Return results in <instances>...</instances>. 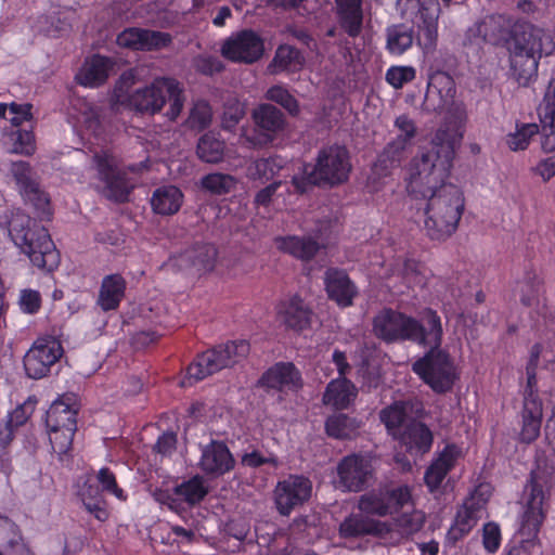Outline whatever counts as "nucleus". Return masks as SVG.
<instances>
[{
    "label": "nucleus",
    "instance_id": "1",
    "mask_svg": "<svg viewBox=\"0 0 555 555\" xmlns=\"http://www.w3.org/2000/svg\"><path fill=\"white\" fill-rule=\"evenodd\" d=\"M455 150L447 141L434 142L427 151L415 156L410 165L408 191L415 198H427L430 193L438 191L444 183Z\"/></svg>",
    "mask_w": 555,
    "mask_h": 555
},
{
    "label": "nucleus",
    "instance_id": "2",
    "mask_svg": "<svg viewBox=\"0 0 555 555\" xmlns=\"http://www.w3.org/2000/svg\"><path fill=\"white\" fill-rule=\"evenodd\" d=\"M455 87L453 79L447 74H438L428 83L423 109L441 112L447 109L444 122L434 135V142L447 141L455 150L462 139L461 128L466 120V111L462 103L454 102Z\"/></svg>",
    "mask_w": 555,
    "mask_h": 555
},
{
    "label": "nucleus",
    "instance_id": "3",
    "mask_svg": "<svg viewBox=\"0 0 555 555\" xmlns=\"http://www.w3.org/2000/svg\"><path fill=\"white\" fill-rule=\"evenodd\" d=\"M9 234L34 266L53 271L60 255L48 230L29 216L17 211L9 222Z\"/></svg>",
    "mask_w": 555,
    "mask_h": 555
},
{
    "label": "nucleus",
    "instance_id": "4",
    "mask_svg": "<svg viewBox=\"0 0 555 555\" xmlns=\"http://www.w3.org/2000/svg\"><path fill=\"white\" fill-rule=\"evenodd\" d=\"M425 210V230L431 240H444L457 228L464 209V197L453 184L430 193Z\"/></svg>",
    "mask_w": 555,
    "mask_h": 555
},
{
    "label": "nucleus",
    "instance_id": "5",
    "mask_svg": "<svg viewBox=\"0 0 555 555\" xmlns=\"http://www.w3.org/2000/svg\"><path fill=\"white\" fill-rule=\"evenodd\" d=\"M308 168L302 176L293 177L292 182L298 192L305 193L314 185L340 184L351 170L349 152L341 145L324 147L319 152L315 165L310 170Z\"/></svg>",
    "mask_w": 555,
    "mask_h": 555
},
{
    "label": "nucleus",
    "instance_id": "6",
    "mask_svg": "<svg viewBox=\"0 0 555 555\" xmlns=\"http://www.w3.org/2000/svg\"><path fill=\"white\" fill-rule=\"evenodd\" d=\"M169 102L166 116L175 120L185 102L184 91L173 78H156L151 85L137 89L129 99L130 106L141 114L155 115Z\"/></svg>",
    "mask_w": 555,
    "mask_h": 555
},
{
    "label": "nucleus",
    "instance_id": "7",
    "mask_svg": "<svg viewBox=\"0 0 555 555\" xmlns=\"http://www.w3.org/2000/svg\"><path fill=\"white\" fill-rule=\"evenodd\" d=\"M538 113L541 124V147L546 153L553 152L555 151V79L548 82ZM538 133L540 130L537 124L517 125L516 131L506 135L505 143L513 152L524 151L532 137Z\"/></svg>",
    "mask_w": 555,
    "mask_h": 555
},
{
    "label": "nucleus",
    "instance_id": "8",
    "mask_svg": "<svg viewBox=\"0 0 555 555\" xmlns=\"http://www.w3.org/2000/svg\"><path fill=\"white\" fill-rule=\"evenodd\" d=\"M249 353V344L246 340L230 341L218 345L203 352L195 362L189 365L186 378L182 386L198 382L223 369L231 367L243 361Z\"/></svg>",
    "mask_w": 555,
    "mask_h": 555
},
{
    "label": "nucleus",
    "instance_id": "9",
    "mask_svg": "<svg viewBox=\"0 0 555 555\" xmlns=\"http://www.w3.org/2000/svg\"><path fill=\"white\" fill-rule=\"evenodd\" d=\"M412 369L436 392L450 390L457 377L449 353L440 348L429 349Z\"/></svg>",
    "mask_w": 555,
    "mask_h": 555
},
{
    "label": "nucleus",
    "instance_id": "10",
    "mask_svg": "<svg viewBox=\"0 0 555 555\" xmlns=\"http://www.w3.org/2000/svg\"><path fill=\"white\" fill-rule=\"evenodd\" d=\"M254 128L251 133L245 137V141L255 149H261L271 144L286 127L284 113L270 103H262L251 112Z\"/></svg>",
    "mask_w": 555,
    "mask_h": 555
},
{
    "label": "nucleus",
    "instance_id": "11",
    "mask_svg": "<svg viewBox=\"0 0 555 555\" xmlns=\"http://www.w3.org/2000/svg\"><path fill=\"white\" fill-rule=\"evenodd\" d=\"M338 487L347 492H361L375 482V467L367 454L344 456L337 465Z\"/></svg>",
    "mask_w": 555,
    "mask_h": 555
},
{
    "label": "nucleus",
    "instance_id": "12",
    "mask_svg": "<svg viewBox=\"0 0 555 555\" xmlns=\"http://www.w3.org/2000/svg\"><path fill=\"white\" fill-rule=\"evenodd\" d=\"M411 500L406 486H383L362 494L358 508L366 515L384 517L397 512Z\"/></svg>",
    "mask_w": 555,
    "mask_h": 555
},
{
    "label": "nucleus",
    "instance_id": "13",
    "mask_svg": "<svg viewBox=\"0 0 555 555\" xmlns=\"http://www.w3.org/2000/svg\"><path fill=\"white\" fill-rule=\"evenodd\" d=\"M415 319L385 308L373 318L374 335L387 344L410 340L415 334Z\"/></svg>",
    "mask_w": 555,
    "mask_h": 555
},
{
    "label": "nucleus",
    "instance_id": "14",
    "mask_svg": "<svg viewBox=\"0 0 555 555\" xmlns=\"http://www.w3.org/2000/svg\"><path fill=\"white\" fill-rule=\"evenodd\" d=\"M312 493V482L301 475H289L280 480L273 491L274 504L282 516H288L304 505Z\"/></svg>",
    "mask_w": 555,
    "mask_h": 555
},
{
    "label": "nucleus",
    "instance_id": "15",
    "mask_svg": "<svg viewBox=\"0 0 555 555\" xmlns=\"http://www.w3.org/2000/svg\"><path fill=\"white\" fill-rule=\"evenodd\" d=\"M93 162L98 170L99 179L104 183L102 194L114 202H126L132 189L125 175L117 168L115 157L106 152L95 153Z\"/></svg>",
    "mask_w": 555,
    "mask_h": 555
},
{
    "label": "nucleus",
    "instance_id": "16",
    "mask_svg": "<svg viewBox=\"0 0 555 555\" xmlns=\"http://www.w3.org/2000/svg\"><path fill=\"white\" fill-rule=\"evenodd\" d=\"M264 52V43L261 37L251 29H243L224 40L221 54L236 63L253 64Z\"/></svg>",
    "mask_w": 555,
    "mask_h": 555
},
{
    "label": "nucleus",
    "instance_id": "17",
    "mask_svg": "<svg viewBox=\"0 0 555 555\" xmlns=\"http://www.w3.org/2000/svg\"><path fill=\"white\" fill-rule=\"evenodd\" d=\"M217 248L209 243H196L182 253L171 257L168 266L177 271L203 274L214 270L217 261Z\"/></svg>",
    "mask_w": 555,
    "mask_h": 555
},
{
    "label": "nucleus",
    "instance_id": "18",
    "mask_svg": "<svg viewBox=\"0 0 555 555\" xmlns=\"http://www.w3.org/2000/svg\"><path fill=\"white\" fill-rule=\"evenodd\" d=\"M62 354L60 340L52 337L37 340L24 357L26 374L35 379L44 377Z\"/></svg>",
    "mask_w": 555,
    "mask_h": 555
},
{
    "label": "nucleus",
    "instance_id": "19",
    "mask_svg": "<svg viewBox=\"0 0 555 555\" xmlns=\"http://www.w3.org/2000/svg\"><path fill=\"white\" fill-rule=\"evenodd\" d=\"M512 49L533 55H548L554 50L550 33L531 24H524L514 30Z\"/></svg>",
    "mask_w": 555,
    "mask_h": 555
},
{
    "label": "nucleus",
    "instance_id": "20",
    "mask_svg": "<svg viewBox=\"0 0 555 555\" xmlns=\"http://www.w3.org/2000/svg\"><path fill=\"white\" fill-rule=\"evenodd\" d=\"M170 42L171 36L168 33L142 28H128L117 36L118 46L133 50H158Z\"/></svg>",
    "mask_w": 555,
    "mask_h": 555
},
{
    "label": "nucleus",
    "instance_id": "21",
    "mask_svg": "<svg viewBox=\"0 0 555 555\" xmlns=\"http://www.w3.org/2000/svg\"><path fill=\"white\" fill-rule=\"evenodd\" d=\"M486 500L474 494L467 499L462 508L457 511L454 525L447 533V541L454 545L460 539L467 534L477 521L481 518Z\"/></svg>",
    "mask_w": 555,
    "mask_h": 555
},
{
    "label": "nucleus",
    "instance_id": "22",
    "mask_svg": "<svg viewBox=\"0 0 555 555\" xmlns=\"http://www.w3.org/2000/svg\"><path fill=\"white\" fill-rule=\"evenodd\" d=\"M547 483V479L540 474V472H532L531 474V492L530 498L527 502V508L522 517V530L527 531L528 534L535 533L543 519V485Z\"/></svg>",
    "mask_w": 555,
    "mask_h": 555
},
{
    "label": "nucleus",
    "instance_id": "23",
    "mask_svg": "<svg viewBox=\"0 0 555 555\" xmlns=\"http://www.w3.org/2000/svg\"><path fill=\"white\" fill-rule=\"evenodd\" d=\"M259 384L279 391L297 390L302 386L301 375L292 362H279L267 370Z\"/></svg>",
    "mask_w": 555,
    "mask_h": 555
},
{
    "label": "nucleus",
    "instance_id": "24",
    "mask_svg": "<svg viewBox=\"0 0 555 555\" xmlns=\"http://www.w3.org/2000/svg\"><path fill=\"white\" fill-rule=\"evenodd\" d=\"M324 282L328 297L336 301L338 306L345 308L352 305L358 292L356 285L344 270L337 268L327 269Z\"/></svg>",
    "mask_w": 555,
    "mask_h": 555
},
{
    "label": "nucleus",
    "instance_id": "25",
    "mask_svg": "<svg viewBox=\"0 0 555 555\" xmlns=\"http://www.w3.org/2000/svg\"><path fill=\"white\" fill-rule=\"evenodd\" d=\"M415 334L411 341L429 347L440 348L442 343V325L440 317L436 311L427 309L424 311L422 322L415 320Z\"/></svg>",
    "mask_w": 555,
    "mask_h": 555
},
{
    "label": "nucleus",
    "instance_id": "26",
    "mask_svg": "<svg viewBox=\"0 0 555 555\" xmlns=\"http://www.w3.org/2000/svg\"><path fill=\"white\" fill-rule=\"evenodd\" d=\"M199 465L205 473L219 476L233 468L234 460L224 443L212 441L203 449Z\"/></svg>",
    "mask_w": 555,
    "mask_h": 555
},
{
    "label": "nucleus",
    "instance_id": "27",
    "mask_svg": "<svg viewBox=\"0 0 555 555\" xmlns=\"http://www.w3.org/2000/svg\"><path fill=\"white\" fill-rule=\"evenodd\" d=\"M383 532V524L364 515V513L348 515L338 527L341 539L353 540L365 535H379Z\"/></svg>",
    "mask_w": 555,
    "mask_h": 555
},
{
    "label": "nucleus",
    "instance_id": "28",
    "mask_svg": "<svg viewBox=\"0 0 555 555\" xmlns=\"http://www.w3.org/2000/svg\"><path fill=\"white\" fill-rule=\"evenodd\" d=\"M543 409L539 397H531L524 400L522 424L519 433V440L522 443H531L534 441L541 429Z\"/></svg>",
    "mask_w": 555,
    "mask_h": 555
},
{
    "label": "nucleus",
    "instance_id": "29",
    "mask_svg": "<svg viewBox=\"0 0 555 555\" xmlns=\"http://www.w3.org/2000/svg\"><path fill=\"white\" fill-rule=\"evenodd\" d=\"M398 437L401 443L406 447V450L416 455L428 452L433 443L430 429L425 424L414 420L405 425Z\"/></svg>",
    "mask_w": 555,
    "mask_h": 555
},
{
    "label": "nucleus",
    "instance_id": "30",
    "mask_svg": "<svg viewBox=\"0 0 555 555\" xmlns=\"http://www.w3.org/2000/svg\"><path fill=\"white\" fill-rule=\"evenodd\" d=\"M113 65L114 63L111 59L102 55H93L86 60L76 79L82 86L98 87L107 79Z\"/></svg>",
    "mask_w": 555,
    "mask_h": 555
},
{
    "label": "nucleus",
    "instance_id": "31",
    "mask_svg": "<svg viewBox=\"0 0 555 555\" xmlns=\"http://www.w3.org/2000/svg\"><path fill=\"white\" fill-rule=\"evenodd\" d=\"M460 451L455 446H447L425 473V482L430 491L438 489L446 475L454 466Z\"/></svg>",
    "mask_w": 555,
    "mask_h": 555
},
{
    "label": "nucleus",
    "instance_id": "32",
    "mask_svg": "<svg viewBox=\"0 0 555 555\" xmlns=\"http://www.w3.org/2000/svg\"><path fill=\"white\" fill-rule=\"evenodd\" d=\"M0 555H30L17 526L0 515Z\"/></svg>",
    "mask_w": 555,
    "mask_h": 555
},
{
    "label": "nucleus",
    "instance_id": "33",
    "mask_svg": "<svg viewBox=\"0 0 555 555\" xmlns=\"http://www.w3.org/2000/svg\"><path fill=\"white\" fill-rule=\"evenodd\" d=\"M69 398L67 401L57 399L50 405L46 414L48 430L77 428V409L69 403Z\"/></svg>",
    "mask_w": 555,
    "mask_h": 555
},
{
    "label": "nucleus",
    "instance_id": "34",
    "mask_svg": "<svg viewBox=\"0 0 555 555\" xmlns=\"http://www.w3.org/2000/svg\"><path fill=\"white\" fill-rule=\"evenodd\" d=\"M356 386L347 378L332 380L323 395V402L336 409H346L357 397Z\"/></svg>",
    "mask_w": 555,
    "mask_h": 555
},
{
    "label": "nucleus",
    "instance_id": "35",
    "mask_svg": "<svg viewBox=\"0 0 555 555\" xmlns=\"http://www.w3.org/2000/svg\"><path fill=\"white\" fill-rule=\"evenodd\" d=\"M336 4L341 27L350 37H357L363 21L361 0H336Z\"/></svg>",
    "mask_w": 555,
    "mask_h": 555
},
{
    "label": "nucleus",
    "instance_id": "36",
    "mask_svg": "<svg viewBox=\"0 0 555 555\" xmlns=\"http://www.w3.org/2000/svg\"><path fill=\"white\" fill-rule=\"evenodd\" d=\"M183 195L181 191L173 185H165L154 191L151 205L154 212L169 216L176 214L182 204Z\"/></svg>",
    "mask_w": 555,
    "mask_h": 555
},
{
    "label": "nucleus",
    "instance_id": "37",
    "mask_svg": "<svg viewBox=\"0 0 555 555\" xmlns=\"http://www.w3.org/2000/svg\"><path fill=\"white\" fill-rule=\"evenodd\" d=\"M361 422L345 413H335L325 421L327 436L338 440H350L357 437Z\"/></svg>",
    "mask_w": 555,
    "mask_h": 555
},
{
    "label": "nucleus",
    "instance_id": "38",
    "mask_svg": "<svg viewBox=\"0 0 555 555\" xmlns=\"http://www.w3.org/2000/svg\"><path fill=\"white\" fill-rule=\"evenodd\" d=\"M413 410V404L410 401H397L390 406L382 410L380 420L387 427L392 436H399L404 429L405 425L412 420L409 414Z\"/></svg>",
    "mask_w": 555,
    "mask_h": 555
},
{
    "label": "nucleus",
    "instance_id": "39",
    "mask_svg": "<svg viewBox=\"0 0 555 555\" xmlns=\"http://www.w3.org/2000/svg\"><path fill=\"white\" fill-rule=\"evenodd\" d=\"M283 323L295 331H301L310 325L312 312L302 299L293 297L280 312Z\"/></svg>",
    "mask_w": 555,
    "mask_h": 555
},
{
    "label": "nucleus",
    "instance_id": "40",
    "mask_svg": "<svg viewBox=\"0 0 555 555\" xmlns=\"http://www.w3.org/2000/svg\"><path fill=\"white\" fill-rule=\"evenodd\" d=\"M126 283L118 274L106 276L101 285L98 302L104 311L114 310L125 295Z\"/></svg>",
    "mask_w": 555,
    "mask_h": 555
},
{
    "label": "nucleus",
    "instance_id": "41",
    "mask_svg": "<svg viewBox=\"0 0 555 555\" xmlns=\"http://www.w3.org/2000/svg\"><path fill=\"white\" fill-rule=\"evenodd\" d=\"M541 56L511 48V67L519 85L526 86L537 75L538 60Z\"/></svg>",
    "mask_w": 555,
    "mask_h": 555
},
{
    "label": "nucleus",
    "instance_id": "42",
    "mask_svg": "<svg viewBox=\"0 0 555 555\" xmlns=\"http://www.w3.org/2000/svg\"><path fill=\"white\" fill-rule=\"evenodd\" d=\"M410 149L401 142L390 140L378 155L374 170L380 176H387L391 169L401 165Z\"/></svg>",
    "mask_w": 555,
    "mask_h": 555
},
{
    "label": "nucleus",
    "instance_id": "43",
    "mask_svg": "<svg viewBox=\"0 0 555 555\" xmlns=\"http://www.w3.org/2000/svg\"><path fill=\"white\" fill-rule=\"evenodd\" d=\"M175 494L178 499L179 508L182 503L189 506L198 504L208 494V487L201 476H195L175 487Z\"/></svg>",
    "mask_w": 555,
    "mask_h": 555
},
{
    "label": "nucleus",
    "instance_id": "44",
    "mask_svg": "<svg viewBox=\"0 0 555 555\" xmlns=\"http://www.w3.org/2000/svg\"><path fill=\"white\" fill-rule=\"evenodd\" d=\"M280 248L305 261L312 259L320 249V244L309 236H288L282 238Z\"/></svg>",
    "mask_w": 555,
    "mask_h": 555
},
{
    "label": "nucleus",
    "instance_id": "45",
    "mask_svg": "<svg viewBox=\"0 0 555 555\" xmlns=\"http://www.w3.org/2000/svg\"><path fill=\"white\" fill-rule=\"evenodd\" d=\"M80 499L86 509L94 515V517L101 521H104L108 517V513L105 508V501L101 490L94 483L90 481L85 482L79 491Z\"/></svg>",
    "mask_w": 555,
    "mask_h": 555
},
{
    "label": "nucleus",
    "instance_id": "46",
    "mask_svg": "<svg viewBox=\"0 0 555 555\" xmlns=\"http://www.w3.org/2000/svg\"><path fill=\"white\" fill-rule=\"evenodd\" d=\"M196 154L205 163H219L223 158L224 143L212 132L205 133L197 142Z\"/></svg>",
    "mask_w": 555,
    "mask_h": 555
},
{
    "label": "nucleus",
    "instance_id": "47",
    "mask_svg": "<svg viewBox=\"0 0 555 555\" xmlns=\"http://www.w3.org/2000/svg\"><path fill=\"white\" fill-rule=\"evenodd\" d=\"M304 57L300 52L291 46H281L278 48L275 55L269 65L271 73L278 74L289 69L293 65H301Z\"/></svg>",
    "mask_w": 555,
    "mask_h": 555
},
{
    "label": "nucleus",
    "instance_id": "48",
    "mask_svg": "<svg viewBox=\"0 0 555 555\" xmlns=\"http://www.w3.org/2000/svg\"><path fill=\"white\" fill-rule=\"evenodd\" d=\"M477 31L483 34V41L496 44L504 39L507 30L504 26V20L500 15L487 16L478 23Z\"/></svg>",
    "mask_w": 555,
    "mask_h": 555
},
{
    "label": "nucleus",
    "instance_id": "49",
    "mask_svg": "<svg viewBox=\"0 0 555 555\" xmlns=\"http://www.w3.org/2000/svg\"><path fill=\"white\" fill-rule=\"evenodd\" d=\"M543 291L542 282L534 271L526 273L520 283V301L527 307L534 306L539 302V297Z\"/></svg>",
    "mask_w": 555,
    "mask_h": 555
},
{
    "label": "nucleus",
    "instance_id": "50",
    "mask_svg": "<svg viewBox=\"0 0 555 555\" xmlns=\"http://www.w3.org/2000/svg\"><path fill=\"white\" fill-rule=\"evenodd\" d=\"M281 168L282 164L278 157H269L255 160L247 170L250 179L268 181L272 179Z\"/></svg>",
    "mask_w": 555,
    "mask_h": 555
},
{
    "label": "nucleus",
    "instance_id": "51",
    "mask_svg": "<svg viewBox=\"0 0 555 555\" xmlns=\"http://www.w3.org/2000/svg\"><path fill=\"white\" fill-rule=\"evenodd\" d=\"M266 100L274 102L286 109L291 115L299 114V103L289 91L281 86L275 85L269 88L264 94Z\"/></svg>",
    "mask_w": 555,
    "mask_h": 555
},
{
    "label": "nucleus",
    "instance_id": "52",
    "mask_svg": "<svg viewBox=\"0 0 555 555\" xmlns=\"http://www.w3.org/2000/svg\"><path fill=\"white\" fill-rule=\"evenodd\" d=\"M413 42L412 31L403 26H393L387 33V48L393 54H402Z\"/></svg>",
    "mask_w": 555,
    "mask_h": 555
},
{
    "label": "nucleus",
    "instance_id": "53",
    "mask_svg": "<svg viewBox=\"0 0 555 555\" xmlns=\"http://www.w3.org/2000/svg\"><path fill=\"white\" fill-rule=\"evenodd\" d=\"M235 179L231 175L215 172L202 178L203 189L216 195L231 192L235 186Z\"/></svg>",
    "mask_w": 555,
    "mask_h": 555
},
{
    "label": "nucleus",
    "instance_id": "54",
    "mask_svg": "<svg viewBox=\"0 0 555 555\" xmlns=\"http://www.w3.org/2000/svg\"><path fill=\"white\" fill-rule=\"evenodd\" d=\"M9 172L21 193L29 188H34L38 182L30 165L23 160L11 163Z\"/></svg>",
    "mask_w": 555,
    "mask_h": 555
},
{
    "label": "nucleus",
    "instance_id": "55",
    "mask_svg": "<svg viewBox=\"0 0 555 555\" xmlns=\"http://www.w3.org/2000/svg\"><path fill=\"white\" fill-rule=\"evenodd\" d=\"M393 132L395 137L391 140L412 147L417 134V128L413 119L406 115H400L395 119Z\"/></svg>",
    "mask_w": 555,
    "mask_h": 555
},
{
    "label": "nucleus",
    "instance_id": "56",
    "mask_svg": "<svg viewBox=\"0 0 555 555\" xmlns=\"http://www.w3.org/2000/svg\"><path fill=\"white\" fill-rule=\"evenodd\" d=\"M211 107L205 101L196 102L190 111L186 126L193 130L202 131L211 122Z\"/></svg>",
    "mask_w": 555,
    "mask_h": 555
},
{
    "label": "nucleus",
    "instance_id": "57",
    "mask_svg": "<svg viewBox=\"0 0 555 555\" xmlns=\"http://www.w3.org/2000/svg\"><path fill=\"white\" fill-rule=\"evenodd\" d=\"M21 194L28 203L33 205V207L41 218H49L51 216L50 198L40 189L38 182L35 184L34 188H29Z\"/></svg>",
    "mask_w": 555,
    "mask_h": 555
},
{
    "label": "nucleus",
    "instance_id": "58",
    "mask_svg": "<svg viewBox=\"0 0 555 555\" xmlns=\"http://www.w3.org/2000/svg\"><path fill=\"white\" fill-rule=\"evenodd\" d=\"M76 429L77 428H64L48 430L52 450L61 460L70 449Z\"/></svg>",
    "mask_w": 555,
    "mask_h": 555
},
{
    "label": "nucleus",
    "instance_id": "59",
    "mask_svg": "<svg viewBox=\"0 0 555 555\" xmlns=\"http://www.w3.org/2000/svg\"><path fill=\"white\" fill-rule=\"evenodd\" d=\"M424 521V514L421 511H413L396 518V527L402 535H411L422 529Z\"/></svg>",
    "mask_w": 555,
    "mask_h": 555
},
{
    "label": "nucleus",
    "instance_id": "60",
    "mask_svg": "<svg viewBox=\"0 0 555 555\" xmlns=\"http://www.w3.org/2000/svg\"><path fill=\"white\" fill-rule=\"evenodd\" d=\"M13 147L11 152L23 155H31L35 152V137L31 131L17 129L12 131Z\"/></svg>",
    "mask_w": 555,
    "mask_h": 555
},
{
    "label": "nucleus",
    "instance_id": "61",
    "mask_svg": "<svg viewBox=\"0 0 555 555\" xmlns=\"http://www.w3.org/2000/svg\"><path fill=\"white\" fill-rule=\"evenodd\" d=\"M415 69L410 66L391 67L386 73V80L395 88H401L404 83L413 80Z\"/></svg>",
    "mask_w": 555,
    "mask_h": 555
},
{
    "label": "nucleus",
    "instance_id": "62",
    "mask_svg": "<svg viewBox=\"0 0 555 555\" xmlns=\"http://www.w3.org/2000/svg\"><path fill=\"white\" fill-rule=\"evenodd\" d=\"M501 543V531L496 524L488 522L482 529V544L489 553H495Z\"/></svg>",
    "mask_w": 555,
    "mask_h": 555
},
{
    "label": "nucleus",
    "instance_id": "63",
    "mask_svg": "<svg viewBox=\"0 0 555 555\" xmlns=\"http://www.w3.org/2000/svg\"><path fill=\"white\" fill-rule=\"evenodd\" d=\"M98 482L102 485V489L107 491L117 498L122 496V490L118 488L115 479V475L106 467L101 468L96 476Z\"/></svg>",
    "mask_w": 555,
    "mask_h": 555
},
{
    "label": "nucleus",
    "instance_id": "64",
    "mask_svg": "<svg viewBox=\"0 0 555 555\" xmlns=\"http://www.w3.org/2000/svg\"><path fill=\"white\" fill-rule=\"evenodd\" d=\"M195 67L205 75H212L223 69V65L216 56H198L195 59Z\"/></svg>",
    "mask_w": 555,
    "mask_h": 555
}]
</instances>
